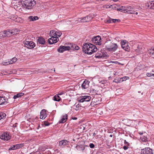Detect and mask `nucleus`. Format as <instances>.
<instances>
[{"mask_svg":"<svg viewBox=\"0 0 154 154\" xmlns=\"http://www.w3.org/2000/svg\"><path fill=\"white\" fill-rule=\"evenodd\" d=\"M73 141H75V140L74 139H73Z\"/></svg>","mask_w":154,"mask_h":154,"instance_id":"nucleus-63","label":"nucleus"},{"mask_svg":"<svg viewBox=\"0 0 154 154\" xmlns=\"http://www.w3.org/2000/svg\"><path fill=\"white\" fill-rule=\"evenodd\" d=\"M17 59L15 57L13 58L11 60H9L10 63V64H12L16 62L17 61Z\"/></svg>","mask_w":154,"mask_h":154,"instance_id":"nucleus-31","label":"nucleus"},{"mask_svg":"<svg viewBox=\"0 0 154 154\" xmlns=\"http://www.w3.org/2000/svg\"><path fill=\"white\" fill-rule=\"evenodd\" d=\"M106 56V54H103L102 53H97L95 55V57L97 58H101L103 57H105Z\"/></svg>","mask_w":154,"mask_h":154,"instance_id":"nucleus-21","label":"nucleus"},{"mask_svg":"<svg viewBox=\"0 0 154 154\" xmlns=\"http://www.w3.org/2000/svg\"><path fill=\"white\" fill-rule=\"evenodd\" d=\"M79 49V47L77 46H76V45H75V49H74V50H78Z\"/></svg>","mask_w":154,"mask_h":154,"instance_id":"nucleus-49","label":"nucleus"},{"mask_svg":"<svg viewBox=\"0 0 154 154\" xmlns=\"http://www.w3.org/2000/svg\"><path fill=\"white\" fill-rule=\"evenodd\" d=\"M149 53L151 56L154 57V48L149 50Z\"/></svg>","mask_w":154,"mask_h":154,"instance_id":"nucleus-29","label":"nucleus"},{"mask_svg":"<svg viewBox=\"0 0 154 154\" xmlns=\"http://www.w3.org/2000/svg\"><path fill=\"white\" fill-rule=\"evenodd\" d=\"M89 81L87 80H85V81H84V82L82 84V88L84 89L87 88L89 86Z\"/></svg>","mask_w":154,"mask_h":154,"instance_id":"nucleus-19","label":"nucleus"},{"mask_svg":"<svg viewBox=\"0 0 154 154\" xmlns=\"http://www.w3.org/2000/svg\"><path fill=\"white\" fill-rule=\"evenodd\" d=\"M141 154H154V153L152 149L146 147L141 149Z\"/></svg>","mask_w":154,"mask_h":154,"instance_id":"nucleus-5","label":"nucleus"},{"mask_svg":"<svg viewBox=\"0 0 154 154\" xmlns=\"http://www.w3.org/2000/svg\"><path fill=\"white\" fill-rule=\"evenodd\" d=\"M112 43L110 40H108L105 42L104 45L106 48L109 50V48L111 47V46H112Z\"/></svg>","mask_w":154,"mask_h":154,"instance_id":"nucleus-18","label":"nucleus"},{"mask_svg":"<svg viewBox=\"0 0 154 154\" xmlns=\"http://www.w3.org/2000/svg\"><path fill=\"white\" fill-rule=\"evenodd\" d=\"M67 115L66 114L62 117V119L59 121L60 123H63L67 120Z\"/></svg>","mask_w":154,"mask_h":154,"instance_id":"nucleus-20","label":"nucleus"},{"mask_svg":"<svg viewBox=\"0 0 154 154\" xmlns=\"http://www.w3.org/2000/svg\"><path fill=\"white\" fill-rule=\"evenodd\" d=\"M69 143V141L66 140H63L60 141L59 143V146L61 148H63L66 146L68 145Z\"/></svg>","mask_w":154,"mask_h":154,"instance_id":"nucleus-11","label":"nucleus"},{"mask_svg":"<svg viewBox=\"0 0 154 154\" xmlns=\"http://www.w3.org/2000/svg\"><path fill=\"white\" fill-rule=\"evenodd\" d=\"M62 35V33L60 32L57 31L56 35L57 37H60Z\"/></svg>","mask_w":154,"mask_h":154,"instance_id":"nucleus-42","label":"nucleus"},{"mask_svg":"<svg viewBox=\"0 0 154 154\" xmlns=\"http://www.w3.org/2000/svg\"><path fill=\"white\" fill-rule=\"evenodd\" d=\"M15 17H17L16 16H15V17H13V18L12 17H11V19L12 20H14L15 21V20H16V19L15 18Z\"/></svg>","mask_w":154,"mask_h":154,"instance_id":"nucleus-53","label":"nucleus"},{"mask_svg":"<svg viewBox=\"0 0 154 154\" xmlns=\"http://www.w3.org/2000/svg\"><path fill=\"white\" fill-rule=\"evenodd\" d=\"M146 75L150 77L151 76H153L154 75V74H151L149 73H147L146 74Z\"/></svg>","mask_w":154,"mask_h":154,"instance_id":"nucleus-44","label":"nucleus"},{"mask_svg":"<svg viewBox=\"0 0 154 154\" xmlns=\"http://www.w3.org/2000/svg\"><path fill=\"white\" fill-rule=\"evenodd\" d=\"M112 21V19H110L109 20H107L106 22L108 23H111Z\"/></svg>","mask_w":154,"mask_h":154,"instance_id":"nucleus-50","label":"nucleus"},{"mask_svg":"<svg viewBox=\"0 0 154 154\" xmlns=\"http://www.w3.org/2000/svg\"><path fill=\"white\" fill-rule=\"evenodd\" d=\"M16 145H13L11 146L9 149V150H13L17 149Z\"/></svg>","mask_w":154,"mask_h":154,"instance_id":"nucleus-35","label":"nucleus"},{"mask_svg":"<svg viewBox=\"0 0 154 154\" xmlns=\"http://www.w3.org/2000/svg\"><path fill=\"white\" fill-rule=\"evenodd\" d=\"M4 37H5V35L4 32H0V39L4 38Z\"/></svg>","mask_w":154,"mask_h":154,"instance_id":"nucleus-37","label":"nucleus"},{"mask_svg":"<svg viewBox=\"0 0 154 154\" xmlns=\"http://www.w3.org/2000/svg\"><path fill=\"white\" fill-rule=\"evenodd\" d=\"M110 136L111 137H112V134L110 135Z\"/></svg>","mask_w":154,"mask_h":154,"instance_id":"nucleus-61","label":"nucleus"},{"mask_svg":"<svg viewBox=\"0 0 154 154\" xmlns=\"http://www.w3.org/2000/svg\"><path fill=\"white\" fill-rule=\"evenodd\" d=\"M20 1L22 7L28 9H32L36 4L34 0H20Z\"/></svg>","mask_w":154,"mask_h":154,"instance_id":"nucleus-2","label":"nucleus"},{"mask_svg":"<svg viewBox=\"0 0 154 154\" xmlns=\"http://www.w3.org/2000/svg\"><path fill=\"white\" fill-rule=\"evenodd\" d=\"M91 97L90 96L85 95L81 96L77 98V101L79 103L88 102L90 100Z\"/></svg>","mask_w":154,"mask_h":154,"instance_id":"nucleus-3","label":"nucleus"},{"mask_svg":"<svg viewBox=\"0 0 154 154\" xmlns=\"http://www.w3.org/2000/svg\"><path fill=\"white\" fill-rule=\"evenodd\" d=\"M83 51L88 54H91L96 52L97 50L96 46L90 43L87 42L83 44L82 46Z\"/></svg>","mask_w":154,"mask_h":154,"instance_id":"nucleus-1","label":"nucleus"},{"mask_svg":"<svg viewBox=\"0 0 154 154\" xmlns=\"http://www.w3.org/2000/svg\"><path fill=\"white\" fill-rule=\"evenodd\" d=\"M57 31L54 30H51L50 32V36L51 37H57L56 35Z\"/></svg>","mask_w":154,"mask_h":154,"instance_id":"nucleus-25","label":"nucleus"},{"mask_svg":"<svg viewBox=\"0 0 154 154\" xmlns=\"http://www.w3.org/2000/svg\"><path fill=\"white\" fill-rule=\"evenodd\" d=\"M111 47L109 48V51L114 52L118 48V46L116 44L113 43Z\"/></svg>","mask_w":154,"mask_h":154,"instance_id":"nucleus-15","label":"nucleus"},{"mask_svg":"<svg viewBox=\"0 0 154 154\" xmlns=\"http://www.w3.org/2000/svg\"><path fill=\"white\" fill-rule=\"evenodd\" d=\"M40 118L44 119L47 116L46 112L45 109L42 110L40 113Z\"/></svg>","mask_w":154,"mask_h":154,"instance_id":"nucleus-17","label":"nucleus"},{"mask_svg":"<svg viewBox=\"0 0 154 154\" xmlns=\"http://www.w3.org/2000/svg\"><path fill=\"white\" fill-rule=\"evenodd\" d=\"M13 31L14 32H17L18 31V29H13Z\"/></svg>","mask_w":154,"mask_h":154,"instance_id":"nucleus-54","label":"nucleus"},{"mask_svg":"<svg viewBox=\"0 0 154 154\" xmlns=\"http://www.w3.org/2000/svg\"><path fill=\"white\" fill-rule=\"evenodd\" d=\"M89 146L91 148H93L94 147V145L92 143H91L89 144Z\"/></svg>","mask_w":154,"mask_h":154,"instance_id":"nucleus-46","label":"nucleus"},{"mask_svg":"<svg viewBox=\"0 0 154 154\" xmlns=\"http://www.w3.org/2000/svg\"><path fill=\"white\" fill-rule=\"evenodd\" d=\"M112 23H115L116 22H118L120 21L119 20L115 19H112Z\"/></svg>","mask_w":154,"mask_h":154,"instance_id":"nucleus-43","label":"nucleus"},{"mask_svg":"<svg viewBox=\"0 0 154 154\" xmlns=\"http://www.w3.org/2000/svg\"><path fill=\"white\" fill-rule=\"evenodd\" d=\"M128 146L126 145L124 146L123 147L124 149L125 150H127L128 148Z\"/></svg>","mask_w":154,"mask_h":154,"instance_id":"nucleus-48","label":"nucleus"},{"mask_svg":"<svg viewBox=\"0 0 154 154\" xmlns=\"http://www.w3.org/2000/svg\"><path fill=\"white\" fill-rule=\"evenodd\" d=\"M114 75H116V73H114Z\"/></svg>","mask_w":154,"mask_h":154,"instance_id":"nucleus-62","label":"nucleus"},{"mask_svg":"<svg viewBox=\"0 0 154 154\" xmlns=\"http://www.w3.org/2000/svg\"><path fill=\"white\" fill-rule=\"evenodd\" d=\"M103 7L104 8H111V6H109V5H105L103 6Z\"/></svg>","mask_w":154,"mask_h":154,"instance_id":"nucleus-45","label":"nucleus"},{"mask_svg":"<svg viewBox=\"0 0 154 154\" xmlns=\"http://www.w3.org/2000/svg\"><path fill=\"white\" fill-rule=\"evenodd\" d=\"M96 133L95 132H94L93 133V136L94 137L96 135Z\"/></svg>","mask_w":154,"mask_h":154,"instance_id":"nucleus-57","label":"nucleus"},{"mask_svg":"<svg viewBox=\"0 0 154 154\" xmlns=\"http://www.w3.org/2000/svg\"><path fill=\"white\" fill-rule=\"evenodd\" d=\"M140 138L143 142H146L148 141L147 137L146 135L141 136Z\"/></svg>","mask_w":154,"mask_h":154,"instance_id":"nucleus-27","label":"nucleus"},{"mask_svg":"<svg viewBox=\"0 0 154 154\" xmlns=\"http://www.w3.org/2000/svg\"><path fill=\"white\" fill-rule=\"evenodd\" d=\"M28 18L30 21H34L35 20H38V18L37 16L33 17L32 16H31L29 17Z\"/></svg>","mask_w":154,"mask_h":154,"instance_id":"nucleus-24","label":"nucleus"},{"mask_svg":"<svg viewBox=\"0 0 154 154\" xmlns=\"http://www.w3.org/2000/svg\"><path fill=\"white\" fill-rule=\"evenodd\" d=\"M72 119L73 120H76L77 119V118L76 117H72Z\"/></svg>","mask_w":154,"mask_h":154,"instance_id":"nucleus-58","label":"nucleus"},{"mask_svg":"<svg viewBox=\"0 0 154 154\" xmlns=\"http://www.w3.org/2000/svg\"><path fill=\"white\" fill-rule=\"evenodd\" d=\"M62 94H59L58 95H62Z\"/></svg>","mask_w":154,"mask_h":154,"instance_id":"nucleus-60","label":"nucleus"},{"mask_svg":"<svg viewBox=\"0 0 154 154\" xmlns=\"http://www.w3.org/2000/svg\"><path fill=\"white\" fill-rule=\"evenodd\" d=\"M139 134L141 135V136H143V132H139Z\"/></svg>","mask_w":154,"mask_h":154,"instance_id":"nucleus-56","label":"nucleus"},{"mask_svg":"<svg viewBox=\"0 0 154 154\" xmlns=\"http://www.w3.org/2000/svg\"><path fill=\"white\" fill-rule=\"evenodd\" d=\"M24 95V93L21 92L17 94L16 95H15L14 96L13 98L14 99H16L17 98L21 96H22Z\"/></svg>","mask_w":154,"mask_h":154,"instance_id":"nucleus-28","label":"nucleus"},{"mask_svg":"<svg viewBox=\"0 0 154 154\" xmlns=\"http://www.w3.org/2000/svg\"><path fill=\"white\" fill-rule=\"evenodd\" d=\"M92 41L94 43L96 44L97 45H101V38L99 35L92 38Z\"/></svg>","mask_w":154,"mask_h":154,"instance_id":"nucleus-6","label":"nucleus"},{"mask_svg":"<svg viewBox=\"0 0 154 154\" xmlns=\"http://www.w3.org/2000/svg\"><path fill=\"white\" fill-rule=\"evenodd\" d=\"M121 81V80L120 79H115L113 81V82H115L117 83H119Z\"/></svg>","mask_w":154,"mask_h":154,"instance_id":"nucleus-40","label":"nucleus"},{"mask_svg":"<svg viewBox=\"0 0 154 154\" xmlns=\"http://www.w3.org/2000/svg\"><path fill=\"white\" fill-rule=\"evenodd\" d=\"M2 63L4 65H6L10 64V63L9 60H8L6 61L3 62Z\"/></svg>","mask_w":154,"mask_h":154,"instance_id":"nucleus-36","label":"nucleus"},{"mask_svg":"<svg viewBox=\"0 0 154 154\" xmlns=\"http://www.w3.org/2000/svg\"><path fill=\"white\" fill-rule=\"evenodd\" d=\"M16 19L15 22L20 23H21L23 22V20L22 19L19 17H15Z\"/></svg>","mask_w":154,"mask_h":154,"instance_id":"nucleus-32","label":"nucleus"},{"mask_svg":"<svg viewBox=\"0 0 154 154\" xmlns=\"http://www.w3.org/2000/svg\"><path fill=\"white\" fill-rule=\"evenodd\" d=\"M5 35V37H9L10 36L15 34L14 32L13 31V30L5 31H4Z\"/></svg>","mask_w":154,"mask_h":154,"instance_id":"nucleus-16","label":"nucleus"},{"mask_svg":"<svg viewBox=\"0 0 154 154\" xmlns=\"http://www.w3.org/2000/svg\"><path fill=\"white\" fill-rule=\"evenodd\" d=\"M45 124L46 126H48L49 125V124H46L45 123Z\"/></svg>","mask_w":154,"mask_h":154,"instance_id":"nucleus-59","label":"nucleus"},{"mask_svg":"<svg viewBox=\"0 0 154 154\" xmlns=\"http://www.w3.org/2000/svg\"><path fill=\"white\" fill-rule=\"evenodd\" d=\"M69 47L67 46H61L57 49V51L59 52H63L66 50H69Z\"/></svg>","mask_w":154,"mask_h":154,"instance_id":"nucleus-14","label":"nucleus"},{"mask_svg":"<svg viewBox=\"0 0 154 154\" xmlns=\"http://www.w3.org/2000/svg\"><path fill=\"white\" fill-rule=\"evenodd\" d=\"M112 63H116V64H117V63H119L118 62L116 61H112Z\"/></svg>","mask_w":154,"mask_h":154,"instance_id":"nucleus-55","label":"nucleus"},{"mask_svg":"<svg viewBox=\"0 0 154 154\" xmlns=\"http://www.w3.org/2000/svg\"><path fill=\"white\" fill-rule=\"evenodd\" d=\"M111 8H113V9H115L116 8V6L115 5H111Z\"/></svg>","mask_w":154,"mask_h":154,"instance_id":"nucleus-52","label":"nucleus"},{"mask_svg":"<svg viewBox=\"0 0 154 154\" xmlns=\"http://www.w3.org/2000/svg\"><path fill=\"white\" fill-rule=\"evenodd\" d=\"M59 40L58 37H51L48 39V43L51 45L57 42Z\"/></svg>","mask_w":154,"mask_h":154,"instance_id":"nucleus-12","label":"nucleus"},{"mask_svg":"<svg viewBox=\"0 0 154 154\" xmlns=\"http://www.w3.org/2000/svg\"><path fill=\"white\" fill-rule=\"evenodd\" d=\"M148 6L150 8L154 9V2L152 1L151 2H149L148 3Z\"/></svg>","mask_w":154,"mask_h":154,"instance_id":"nucleus-26","label":"nucleus"},{"mask_svg":"<svg viewBox=\"0 0 154 154\" xmlns=\"http://www.w3.org/2000/svg\"><path fill=\"white\" fill-rule=\"evenodd\" d=\"M126 13L129 14H137L138 13L134 11V8H133L131 6L127 7Z\"/></svg>","mask_w":154,"mask_h":154,"instance_id":"nucleus-8","label":"nucleus"},{"mask_svg":"<svg viewBox=\"0 0 154 154\" xmlns=\"http://www.w3.org/2000/svg\"><path fill=\"white\" fill-rule=\"evenodd\" d=\"M38 42L40 44H44L45 41L44 39L42 37H39L38 39Z\"/></svg>","mask_w":154,"mask_h":154,"instance_id":"nucleus-23","label":"nucleus"},{"mask_svg":"<svg viewBox=\"0 0 154 154\" xmlns=\"http://www.w3.org/2000/svg\"><path fill=\"white\" fill-rule=\"evenodd\" d=\"M68 46L70 48L69 50L70 49L74 50L75 47V45L70 44L69 46Z\"/></svg>","mask_w":154,"mask_h":154,"instance_id":"nucleus-34","label":"nucleus"},{"mask_svg":"<svg viewBox=\"0 0 154 154\" xmlns=\"http://www.w3.org/2000/svg\"><path fill=\"white\" fill-rule=\"evenodd\" d=\"M124 143L126 145V146H129V143H128L126 141V140H124Z\"/></svg>","mask_w":154,"mask_h":154,"instance_id":"nucleus-47","label":"nucleus"},{"mask_svg":"<svg viewBox=\"0 0 154 154\" xmlns=\"http://www.w3.org/2000/svg\"><path fill=\"white\" fill-rule=\"evenodd\" d=\"M23 44L25 47L29 49L32 48L35 46V43L32 41L26 40L23 42Z\"/></svg>","mask_w":154,"mask_h":154,"instance_id":"nucleus-4","label":"nucleus"},{"mask_svg":"<svg viewBox=\"0 0 154 154\" xmlns=\"http://www.w3.org/2000/svg\"><path fill=\"white\" fill-rule=\"evenodd\" d=\"M81 20V18H79L77 19V20L74 21L73 22H72V23H73V24H77L78 23V21H80V20Z\"/></svg>","mask_w":154,"mask_h":154,"instance_id":"nucleus-38","label":"nucleus"},{"mask_svg":"<svg viewBox=\"0 0 154 154\" xmlns=\"http://www.w3.org/2000/svg\"><path fill=\"white\" fill-rule=\"evenodd\" d=\"M126 41L121 42V45L122 48L125 50L128 51L130 50V48L127 43L126 42Z\"/></svg>","mask_w":154,"mask_h":154,"instance_id":"nucleus-10","label":"nucleus"},{"mask_svg":"<svg viewBox=\"0 0 154 154\" xmlns=\"http://www.w3.org/2000/svg\"><path fill=\"white\" fill-rule=\"evenodd\" d=\"M127 7L122 6L120 8H117V10L118 11H120L122 12H123L126 13Z\"/></svg>","mask_w":154,"mask_h":154,"instance_id":"nucleus-22","label":"nucleus"},{"mask_svg":"<svg viewBox=\"0 0 154 154\" xmlns=\"http://www.w3.org/2000/svg\"><path fill=\"white\" fill-rule=\"evenodd\" d=\"M0 138L2 140L8 141L10 139L11 136L7 133L4 132L0 135Z\"/></svg>","mask_w":154,"mask_h":154,"instance_id":"nucleus-7","label":"nucleus"},{"mask_svg":"<svg viewBox=\"0 0 154 154\" xmlns=\"http://www.w3.org/2000/svg\"><path fill=\"white\" fill-rule=\"evenodd\" d=\"M75 107L76 108H75V109L76 110H77L81 107V106L79 104H78L75 106Z\"/></svg>","mask_w":154,"mask_h":154,"instance_id":"nucleus-41","label":"nucleus"},{"mask_svg":"<svg viewBox=\"0 0 154 154\" xmlns=\"http://www.w3.org/2000/svg\"><path fill=\"white\" fill-rule=\"evenodd\" d=\"M106 82L104 80L101 81L100 83H101V84H103L106 83Z\"/></svg>","mask_w":154,"mask_h":154,"instance_id":"nucleus-51","label":"nucleus"},{"mask_svg":"<svg viewBox=\"0 0 154 154\" xmlns=\"http://www.w3.org/2000/svg\"><path fill=\"white\" fill-rule=\"evenodd\" d=\"M8 103V99L5 97H0V105H6Z\"/></svg>","mask_w":154,"mask_h":154,"instance_id":"nucleus-13","label":"nucleus"},{"mask_svg":"<svg viewBox=\"0 0 154 154\" xmlns=\"http://www.w3.org/2000/svg\"><path fill=\"white\" fill-rule=\"evenodd\" d=\"M53 100L55 101H59L61 98L58 95H55L53 97Z\"/></svg>","mask_w":154,"mask_h":154,"instance_id":"nucleus-30","label":"nucleus"},{"mask_svg":"<svg viewBox=\"0 0 154 154\" xmlns=\"http://www.w3.org/2000/svg\"><path fill=\"white\" fill-rule=\"evenodd\" d=\"M93 18V16L92 15H89L86 17L81 18L80 20L81 22H85L89 21L91 20Z\"/></svg>","mask_w":154,"mask_h":154,"instance_id":"nucleus-9","label":"nucleus"},{"mask_svg":"<svg viewBox=\"0 0 154 154\" xmlns=\"http://www.w3.org/2000/svg\"><path fill=\"white\" fill-rule=\"evenodd\" d=\"M23 146V144H19L16 145V147H17V149H19L20 148L22 147Z\"/></svg>","mask_w":154,"mask_h":154,"instance_id":"nucleus-39","label":"nucleus"},{"mask_svg":"<svg viewBox=\"0 0 154 154\" xmlns=\"http://www.w3.org/2000/svg\"><path fill=\"white\" fill-rule=\"evenodd\" d=\"M6 115V114L4 112L0 113V120L2 119L5 118Z\"/></svg>","mask_w":154,"mask_h":154,"instance_id":"nucleus-33","label":"nucleus"}]
</instances>
